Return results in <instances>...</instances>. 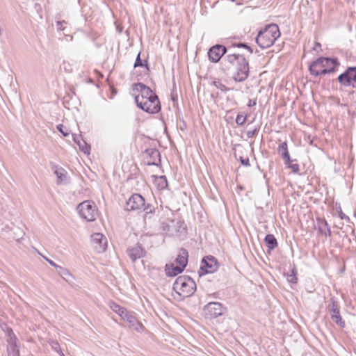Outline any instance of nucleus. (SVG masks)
<instances>
[{
    "label": "nucleus",
    "instance_id": "f257e3e1",
    "mask_svg": "<svg viewBox=\"0 0 356 356\" xmlns=\"http://www.w3.org/2000/svg\"><path fill=\"white\" fill-rule=\"evenodd\" d=\"M227 70H232V79L236 82L245 81L250 75V66L248 60L243 54L229 53L223 59Z\"/></svg>",
    "mask_w": 356,
    "mask_h": 356
},
{
    "label": "nucleus",
    "instance_id": "f03ea898",
    "mask_svg": "<svg viewBox=\"0 0 356 356\" xmlns=\"http://www.w3.org/2000/svg\"><path fill=\"white\" fill-rule=\"evenodd\" d=\"M280 36V31L278 26L271 24L259 32L256 38V42L262 49L268 48L275 43Z\"/></svg>",
    "mask_w": 356,
    "mask_h": 356
},
{
    "label": "nucleus",
    "instance_id": "7ed1b4c3",
    "mask_svg": "<svg viewBox=\"0 0 356 356\" xmlns=\"http://www.w3.org/2000/svg\"><path fill=\"white\" fill-rule=\"evenodd\" d=\"M172 289L179 296L187 298L195 293L196 284L190 277L182 275L175 280Z\"/></svg>",
    "mask_w": 356,
    "mask_h": 356
},
{
    "label": "nucleus",
    "instance_id": "20e7f679",
    "mask_svg": "<svg viewBox=\"0 0 356 356\" xmlns=\"http://www.w3.org/2000/svg\"><path fill=\"white\" fill-rule=\"evenodd\" d=\"M337 81L342 87L356 89V65L347 67L345 71L338 76Z\"/></svg>",
    "mask_w": 356,
    "mask_h": 356
},
{
    "label": "nucleus",
    "instance_id": "39448f33",
    "mask_svg": "<svg viewBox=\"0 0 356 356\" xmlns=\"http://www.w3.org/2000/svg\"><path fill=\"white\" fill-rule=\"evenodd\" d=\"M138 108L148 113H157L161 111V106L159 97L156 95L146 99L143 102H138Z\"/></svg>",
    "mask_w": 356,
    "mask_h": 356
},
{
    "label": "nucleus",
    "instance_id": "423d86ee",
    "mask_svg": "<svg viewBox=\"0 0 356 356\" xmlns=\"http://www.w3.org/2000/svg\"><path fill=\"white\" fill-rule=\"evenodd\" d=\"M134 92H138V94H134L135 102L138 106V102H143L146 99L150 98L152 96L156 95L153 90L143 83H136L132 85Z\"/></svg>",
    "mask_w": 356,
    "mask_h": 356
},
{
    "label": "nucleus",
    "instance_id": "0eeeda50",
    "mask_svg": "<svg viewBox=\"0 0 356 356\" xmlns=\"http://www.w3.org/2000/svg\"><path fill=\"white\" fill-rule=\"evenodd\" d=\"M77 210L81 217L87 221L95 220L96 209L93 202L84 201L78 205Z\"/></svg>",
    "mask_w": 356,
    "mask_h": 356
},
{
    "label": "nucleus",
    "instance_id": "6e6552de",
    "mask_svg": "<svg viewBox=\"0 0 356 356\" xmlns=\"http://www.w3.org/2000/svg\"><path fill=\"white\" fill-rule=\"evenodd\" d=\"M225 309V308L223 307L222 305L218 302H209L203 308L204 316L209 319L216 318L222 316Z\"/></svg>",
    "mask_w": 356,
    "mask_h": 356
},
{
    "label": "nucleus",
    "instance_id": "1a4fd4ad",
    "mask_svg": "<svg viewBox=\"0 0 356 356\" xmlns=\"http://www.w3.org/2000/svg\"><path fill=\"white\" fill-rule=\"evenodd\" d=\"M218 269V262L213 256L204 257L202 260V265L199 270L200 276L207 273H212Z\"/></svg>",
    "mask_w": 356,
    "mask_h": 356
},
{
    "label": "nucleus",
    "instance_id": "9d476101",
    "mask_svg": "<svg viewBox=\"0 0 356 356\" xmlns=\"http://www.w3.org/2000/svg\"><path fill=\"white\" fill-rule=\"evenodd\" d=\"M145 199L138 193L132 195L126 202L125 210L142 211Z\"/></svg>",
    "mask_w": 356,
    "mask_h": 356
},
{
    "label": "nucleus",
    "instance_id": "9b49d317",
    "mask_svg": "<svg viewBox=\"0 0 356 356\" xmlns=\"http://www.w3.org/2000/svg\"><path fill=\"white\" fill-rule=\"evenodd\" d=\"M227 51L228 49L225 46L216 44L211 47L208 51L209 59L212 63H218Z\"/></svg>",
    "mask_w": 356,
    "mask_h": 356
},
{
    "label": "nucleus",
    "instance_id": "f8f14e48",
    "mask_svg": "<svg viewBox=\"0 0 356 356\" xmlns=\"http://www.w3.org/2000/svg\"><path fill=\"white\" fill-rule=\"evenodd\" d=\"M91 243L97 253L104 252L107 247V239L101 233H94L91 235Z\"/></svg>",
    "mask_w": 356,
    "mask_h": 356
},
{
    "label": "nucleus",
    "instance_id": "ddd939ff",
    "mask_svg": "<svg viewBox=\"0 0 356 356\" xmlns=\"http://www.w3.org/2000/svg\"><path fill=\"white\" fill-rule=\"evenodd\" d=\"M322 60L323 59L319 57L309 65V70L311 75L314 76H318L326 74L333 73V69L327 70L323 68Z\"/></svg>",
    "mask_w": 356,
    "mask_h": 356
},
{
    "label": "nucleus",
    "instance_id": "4468645a",
    "mask_svg": "<svg viewBox=\"0 0 356 356\" xmlns=\"http://www.w3.org/2000/svg\"><path fill=\"white\" fill-rule=\"evenodd\" d=\"M143 154L145 155L146 163L148 165H159L161 162V155L155 148L147 149Z\"/></svg>",
    "mask_w": 356,
    "mask_h": 356
},
{
    "label": "nucleus",
    "instance_id": "2eb2a0df",
    "mask_svg": "<svg viewBox=\"0 0 356 356\" xmlns=\"http://www.w3.org/2000/svg\"><path fill=\"white\" fill-rule=\"evenodd\" d=\"M330 313L332 320L341 328L346 327L345 321L343 320L340 315L339 306L338 303L333 300L331 303V308L330 309Z\"/></svg>",
    "mask_w": 356,
    "mask_h": 356
},
{
    "label": "nucleus",
    "instance_id": "dca6fc26",
    "mask_svg": "<svg viewBox=\"0 0 356 356\" xmlns=\"http://www.w3.org/2000/svg\"><path fill=\"white\" fill-rule=\"evenodd\" d=\"M122 319L127 321L129 323V327L138 332H141L144 330L143 325L139 322L132 312H127L126 314L122 316Z\"/></svg>",
    "mask_w": 356,
    "mask_h": 356
},
{
    "label": "nucleus",
    "instance_id": "f3484780",
    "mask_svg": "<svg viewBox=\"0 0 356 356\" xmlns=\"http://www.w3.org/2000/svg\"><path fill=\"white\" fill-rule=\"evenodd\" d=\"M127 252L133 262H135L137 259L143 257L145 254V251L139 245H136L134 247L129 248Z\"/></svg>",
    "mask_w": 356,
    "mask_h": 356
},
{
    "label": "nucleus",
    "instance_id": "a211bd4d",
    "mask_svg": "<svg viewBox=\"0 0 356 356\" xmlns=\"http://www.w3.org/2000/svg\"><path fill=\"white\" fill-rule=\"evenodd\" d=\"M317 229L318 234L325 236H331V230L325 219L317 218Z\"/></svg>",
    "mask_w": 356,
    "mask_h": 356
},
{
    "label": "nucleus",
    "instance_id": "6ab92c4d",
    "mask_svg": "<svg viewBox=\"0 0 356 356\" xmlns=\"http://www.w3.org/2000/svg\"><path fill=\"white\" fill-rule=\"evenodd\" d=\"M277 152L282 159L284 161V164H287L289 161H293L291 159L286 141L282 142L279 145Z\"/></svg>",
    "mask_w": 356,
    "mask_h": 356
},
{
    "label": "nucleus",
    "instance_id": "aec40b11",
    "mask_svg": "<svg viewBox=\"0 0 356 356\" xmlns=\"http://www.w3.org/2000/svg\"><path fill=\"white\" fill-rule=\"evenodd\" d=\"M322 60V63L323 64V68L327 70L330 69H333V72H334L337 67L339 66L340 63L338 61V59L336 58H328V57H321Z\"/></svg>",
    "mask_w": 356,
    "mask_h": 356
},
{
    "label": "nucleus",
    "instance_id": "412c9836",
    "mask_svg": "<svg viewBox=\"0 0 356 356\" xmlns=\"http://www.w3.org/2000/svg\"><path fill=\"white\" fill-rule=\"evenodd\" d=\"M188 252L184 248H181L179 250V254L175 260L177 266H179L181 268H185L188 264Z\"/></svg>",
    "mask_w": 356,
    "mask_h": 356
},
{
    "label": "nucleus",
    "instance_id": "4be33fe9",
    "mask_svg": "<svg viewBox=\"0 0 356 356\" xmlns=\"http://www.w3.org/2000/svg\"><path fill=\"white\" fill-rule=\"evenodd\" d=\"M74 141L78 145L80 150L84 154H89L90 146L84 140H83L81 135L72 134Z\"/></svg>",
    "mask_w": 356,
    "mask_h": 356
},
{
    "label": "nucleus",
    "instance_id": "5701e85b",
    "mask_svg": "<svg viewBox=\"0 0 356 356\" xmlns=\"http://www.w3.org/2000/svg\"><path fill=\"white\" fill-rule=\"evenodd\" d=\"M179 266H175L172 264H167L165 266V274L168 277H175L184 271Z\"/></svg>",
    "mask_w": 356,
    "mask_h": 356
},
{
    "label": "nucleus",
    "instance_id": "b1692460",
    "mask_svg": "<svg viewBox=\"0 0 356 356\" xmlns=\"http://www.w3.org/2000/svg\"><path fill=\"white\" fill-rule=\"evenodd\" d=\"M52 169L54 170V174L56 175L58 179L57 184H60L67 181V172L64 168L54 165L52 166Z\"/></svg>",
    "mask_w": 356,
    "mask_h": 356
},
{
    "label": "nucleus",
    "instance_id": "393cba45",
    "mask_svg": "<svg viewBox=\"0 0 356 356\" xmlns=\"http://www.w3.org/2000/svg\"><path fill=\"white\" fill-rule=\"evenodd\" d=\"M264 243L269 251L275 249L277 246V241L273 234H267L264 238Z\"/></svg>",
    "mask_w": 356,
    "mask_h": 356
},
{
    "label": "nucleus",
    "instance_id": "a878e982",
    "mask_svg": "<svg viewBox=\"0 0 356 356\" xmlns=\"http://www.w3.org/2000/svg\"><path fill=\"white\" fill-rule=\"evenodd\" d=\"M110 307L114 312L117 313L121 318H122V316L127 312V310L124 307H122L113 302L111 303Z\"/></svg>",
    "mask_w": 356,
    "mask_h": 356
},
{
    "label": "nucleus",
    "instance_id": "bb28decb",
    "mask_svg": "<svg viewBox=\"0 0 356 356\" xmlns=\"http://www.w3.org/2000/svg\"><path fill=\"white\" fill-rule=\"evenodd\" d=\"M156 183L160 189L163 190L168 187L167 178L164 175L156 177Z\"/></svg>",
    "mask_w": 356,
    "mask_h": 356
},
{
    "label": "nucleus",
    "instance_id": "cd10ccee",
    "mask_svg": "<svg viewBox=\"0 0 356 356\" xmlns=\"http://www.w3.org/2000/svg\"><path fill=\"white\" fill-rule=\"evenodd\" d=\"M138 67H145L149 70L147 62L140 58V53H138L134 65V68Z\"/></svg>",
    "mask_w": 356,
    "mask_h": 356
},
{
    "label": "nucleus",
    "instance_id": "c85d7f7f",
    "mask_svg": "<svg viewBox=\"0 0 356 356\" xmlns=\"http://www.w3.org/2000/svg\"><path fill=\"white\" fill-rule=\"evenodd\" d=\"M297 270L296 266L293 265V268L291 270V274H287V281L290 283L296 284L297 283L298 278L296 277Z\"/></svg>",
    "mask_w": 356,
    "mask_h": 356
},
{
    "label": "nucleus",
    "instance_id": "c756f323",
    "mask_svg": "<svg viewBox=\"0 0 356 356\" xmlns=\"http://www.w3.org/2000/svg\"><path fill=\"white\" fill-rule=\"evenodd\" d=\"M7 351L8 356H19V351L17 344L8 347Z\"/></svg>",
    "mask_w": 356,
    "mask_h": 356
},
{
    "label": "nucleus",
    "instance_id": "7c9ffc66",
    "mask_svg": "<svg viewBox=\"0 0 356 356\" xmlns=\"http://www.w3.org/2000/svg\"><path fill=\"white\" fill-rule=\"evenodd\" d=\"M155 208L151 204H146L145 201H144V206H143L142 211H143L145 214H150L154 212Z\"/></svg>",
    "mask_w": 356,
    "mask_h": 356
},
{
    "label": "nucleus",
    "instance_id": "2f4dec72",
    "mask_svg": "<svg viewBox=\"0 0 356 356\" xmlns=\"http://www.w3.org/2000/svg\"><path fill=\"white\" fill-rule=\"evenodd\" d=\"M246 119H247L246 115H244L242 113H238L236 118V123L238 126H243L245 123Z\"/></svg>",
    "mask_w": 356,
    "mask_h": 356
},
{
    "label": "nucleus",
    "instance_id": "473e14b6",
    "mask_svg": "<svg viewBox=\"0 0 356 356\" xmlns=\"http://www.w3.org/2000/svg\"><path fill=\"white\" fill-rule=\"evenodd\" d=\"M9 339H8L10 346H14L16 343L17 338L11 329L8 330Z\"/></svg>",
    "mask_w": 356,
    "mask_h": 356
},
{
    "label": "nucleus",
    "instance_id": "72a5a7b5",
    "mask_svg": "<svg viewBox=\"0 0 356 356\" xmlns=\"http://www.w3.org/2000/svg\"><path fill=\"white\" fill-rule=\"evenodd\" d=\"M292 162L293 161H289L285 165H287L288 168H291L293 173H298L300 171V166L298 163H292Z\"/></svg>",
    "mask_w": 356,
    "mask_h": 356
},
{
    "label": "nucleus",
    "instance_id": "f704fd0d",
    "mask_svg": "<svg viewBox=\"0 0 356 356\" xmlns=\"http://www.w3.org/2000/svg\"><path fill=\"white\" fill-rule=\"evenodd\" d=\"M213 85L222 92H227L229 90L225 84L220 81H214Z\"/></svg>",
    "mask_w": 356,
    "mask_h": 356
},
{
    "label": "nucleus",
    "instance_id": "c9c22d12",
    "mask_svg": "<svg viewBox=\"0 0 356 356\" xmlns=\"http://www.w3.org/2000/svg\"><path fill=\"white\" fill-rule=\"evenodd\" d=\"M234 46L238 47V48H241V47L245 48L248 50V51L250 52V54H252L253 53L252 49L250 46H248V44L246 43L238 42V43L234 44Z\"/></svg>",
    "mask_w": 356,
    "mask_h": 356
},
{
    "label": "nucleus",
    "instance_id": "e433bc0d",
    "mask_svg": "<svg viewBox=\"0 0 356 356\" xmlns=\"http://www.w3.org/2000/svg\"><path fill=\"white\" fill-rule=\"evenodd\" d=\"M57 129L64 136H67L70 134L69 130L67 129H66L63 124L57 125Z\"/></svg>",
    "mask_w": 356,
    "mask_h": 356
},
{
    "label": "nucleus",
    "instance_id": "4c0bfd02",
    "mask_svg": "<svg viewBox=\"0 0 356 356\" xmlns=\"http://www.w3.org/2000/svg\"><path fill=\"white\" fill-rule=\"evenodd\" d=\"M51 348L57 353H61V355L62 356H64V354L62 353L61 352V349H60V345L59 343L57 342V341H53L51 343Z\"/></svg>",
    "mask_w": 356,
    "mask_h": 356
},
{
    "label": "nucleus",
    "instance_id": "58836bf2",
    "mask_svg": "<svg viewBox=\"0 0 356 356\" xmlns=\"http://www.w3.org/2000/svg\"><path fill=\"white\" fill-rule=\"evenodd\" d=\"M259 132V128L257 127H255L254 129H253L252 130H248L247 132H246V136L248 138H253L255 135H257Z\"/></svg>",
    "mask_w": 356,
    "mask_h": 356
},
{
    "label": "nucleus",
    "instance_id": "ea45409f",
    "mask_svg": "<svg viewBox=\"0 0 356 356\" xmlns=\"http://www.w3.org/2000/svg\"><path fill=\"white\" fill-rule=\"evenodd\" d=\"M238 160L240 161L241 165L246 166V167L250 166V163L248 157L244 158L243 156H240L238 158Z\"/></svg>",
    "mask_w": 356,
    "mask_h": 356
},
{
    "label": "nucleus",
    "instance_id": "a19ab883",
    "mask_svg": "<svg viewBox=\"0 0 356 356\" xmlns=\"http://www.w3.org/2000/svg\"><path fill=\"white\" fill-rule=\"evenodd\" d=\"M56 269L58 270V273L60 274L62 276H67L70 275V273L67 269L63 268L60 266H58V267Z\"/></svg>",
    "mask_w": 356,
    "mask_h": 356
},
{
    "label": "nucleus",
    "instance_id": "79ce46f5",
    "mask_svg": "<svg viewBox=\"0 0 356 356\" xmlns=\"http://www.w3.org/2000/svg\"><path fill=\"white\" fill-rule=\"evenodd\" d=\"M16 231L17 232L15 233V234L17 235L15 237H14V238L16 240V241H19V239L22 238L24 235V233L23 232L22 230H21L19 228H17L16 229Z\"/></svg>",
    "mask_w": 356,
    "mask_h": 356
},
{
    "label": "nucleus",
    "instance_id": "37998d69",
    "mask_svg": "<svg viewBox=\"0 0 356 356\" xmlns=\"http://www.w3.org/2000/svg\"><path fill=\"white\" fill-rule=\"evenodd\" d=\"M67 22L63 20V21H58L56 22V28L59 31H63L65 30V26H64V24H66Z\"/></svg>",
    "mask_w": 356,
    "mask_h": 356
},
{
    "label": "nucleus",
    "instance_id": "c03bdc74",
    "mask_svg": "<svg viewBox=\"0 0 356 356\" xmlns=\"http://www.w3.org/2000/svg\"><path fill=\"white\" fill-rule=\"evenodd\" d=\"M339 209H340V211H339V218L342 220L345 219V220H349V217L343 213V211H341V209L340 207H339Z\"/></svg>",
    "mask_w": 356,
    "mask_h": 356
},
{
    "label": "nucleus",
    "instance_id": "a18cd8bd",
    "mask_svg": "<svg viewBox=\"0 0 356 356\" xmlns=\"http://www.w3.org/2000/svg\"><path fill=\"white\" fill-rule=\"evenodd\" d=\"M43 258L51 266L57 268L58 267V265H57L55 262H54L52 260L48 259L47 257L43 256Z\"/></svg>",
    "mask_w": 356,
    "mask_h": 356
},
{
    "label": "nucleus",
    "instance_id": "49530a36",
    "mask_svg": "<svg viewBox=\"0 0 356 356\" xmlns=\"http://www.w3.org/2000/svg\"><path fill=\"white\" fill-rule=\"evenodd\" d=\"M256 104H257V100L256 99H249V102H248V106L252 107V106H255Z\"/></svg>",
    "mask_w": 356,
    "mask_h": 356
},
{
    "label": "nucleus",
    "instance_id": "de8ad7c7",
    "mask_svg": "<svg viewBox=\"0 0 356 356\" xmlns=\"http://www.w3.org/2000/svg\"><path fill=\"white\" fill-rule=\"evenodd\" d=\"M317 47H321V44L318 42H315V46L313 47V49L316 51Z\"/></svg>",
    "mask_w": 356,
    "mask_h": 356
}]
</instances>
